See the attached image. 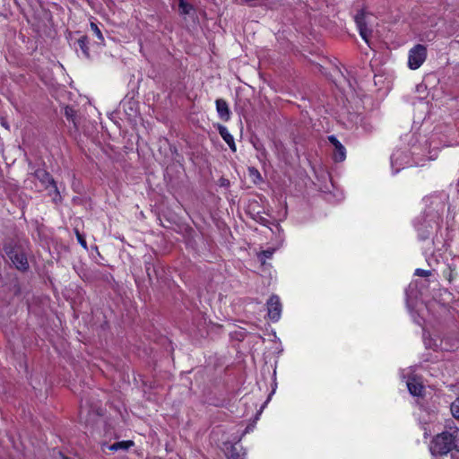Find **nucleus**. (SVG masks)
<instances>
[{
  "label": "nucleus",
  "mask_w": 459,
  "mask_h": 459,
  "mask_svg": "<svg viewBox=\"0 0 459 459\" xmlns=\"http://www.w3.org/2000/svg\"><path fill=\"white\" fill-rule=\"evenodd\" d=\"M429 450L433 455H446L452 450L459 451V429L450 428L437 435L430 443Z\"/></svg>",
  "instance_id": "obj_1"
},
{
  "label": "nucleus",
  "mask_w": 459,
  "mask_h": 459,
  "mask_svg": "<svg viewBox=\"0 0 459 459\" xmlns=\"http://www.w3.org/2000/svg\"><path fill=\"white\" fill-rule=\"evenodd\" d=\"M427 58V48L424 45L417 44L409 50L408 66L416 70L421 66Z\"/></svg>",
  "instance_id": "obj_2"
},
{
  "label": "nucleus",
  "mask_w": 459,
  "mask_h": 459,
  "mask_svg": "<svg viewBox=\"0 0 459 459\" xmlns=\"http://www.w3.org/2000/svg\"><path fill=\"white\" fill-rule=\"evenodd\" d=\"M4 251L18 270L26 271L29 268L27 255L19 247L5 246Z\"/></svg>",
  "instance_id": "obj_3"
},
{
  "label": "nucleus",
  "mask_w": 459,
  "mask_h": 459,
  "mask_svg": "<svg viewBox=\"0 0 459 459\" xmlns=\"http://www.w3.org/2000/svg\"><path fill=\"white\" fill-rule=\"evenodd\" d=\"M367 14L364 11H359L354 17L357 28L359 30L360 37L368 43L369 37L371 35V30L368 28L367 25Z\"/></svg>",
  "instance_id": "obj_4"
},
{
  "label": "nucleus",
  "mask_w": 459,
  "mask_h": 459,
  "mask_svg": "<svg viewBox=\"0 0 459 459\" xmlns=\"http://www.w3.org/2000/svg\"><path fill=\"white\" fill-rule=\"evenodd\" d=\"M330 143L333 146V159L335 162H342L346 159V149L334 135L328 136Z\"/></svg>",
  "instance_id": "obj_5"
},
{
  "label": "nucleus",
  "mask_w": 459,
  "mask_h": 459,
  "mask_svg": "<svg viewBox=\"0 0 459 459\" xmlns=\"http://www.w3.org/2000/svg\"><path fill=\"white\" fill-rule=\"evenodd\" d=\"M268 316L273 321H278L281 317V305L277 296H272L267 302Z\"/></svg>",
  "instance_id": "obj_6"
},
{
  "label": "nucleus",
  "mask_w": 459,
  "mask_h": 459,
  "mask_svg": "<svg viewBox=\"0 0 459 459\" xmlns=\"http://www.w3.org/2000/svg\"><path fill=\"white\" fill-rule=\"evenodd\" d=\"M35 178H38L42 186L45 188H48V186H53V188L56 189V184L53 180V178L50 177V175L44 169H38L35 172Z\"/></svg>",
  "instance_id": "obj_7"
},
{
  "label": "nucleus",
  "mask_w": 459,
  "mask_h": 459,
  "mask_svg": "<svg viewBox=\"0 0 459 459\" xmlns=\"http://www.w3.org/2000/svg\"><path fill=\"white\" fill-rule=\"evenodd\" d=\"M216 109L222 120L228 121L230 118V111L228 103L224 100L218 99L216 100Z\"/></svg>",
  "instance_id": "obj_8"
},
{
  "label": "nucleus",
  "mask_w": 459,
  "mask_h": 459,
  "mask_svg": "<svg viewBox=\"0 0 459 459\" xmlns=\"http://www.w3.org/2000/svg\"><path fill=\"white\" fill-rule=\"evenodd\" d=\"M219 133L222 139L228 143L229 147L235 152L236 151V144L234 142L233 136L230 134L229 130L226 126L219 125L218 126Z\"/></svg>",
  "instance_id": "obj_9"
},
{
  "label": "nucleus",
  "mask_w": 459,
  "mask_h": 459,
  "mask_svg": "<svg viewBox=\"0 0 459 459\" xmlns=\"http://www.w3.org/2000/svg\"><path fill=\"white\" fill-rule=\"evenodd\" d=\"M407 387L409 392L414 396H420L424 388L422 384L415 378H411L407 381Z\"/></svg>",
  "instance_id": "obj_10"
},
{
  "label": "nucleus",
  "mask_w": 459,
  "mask_h": 459,
  "mask_svg": "<svg viewBox=\"0 0 459 459\" xmlns=\"http://www.w3.org/2000/svg\"><path fill=\"white\" fill-rule=\"evenodd\" d=\"M134 443L132 440H126V441H119L112 444L109 446V449L111 451H117V450H128L132 446H134Z\"/></svg>",
  "instance_id": "obj_11"
},
{
  "label": "nucleus",
  "mask_w": 459,
  "mask_h": 459,
  "mask_svg": "<svg viewBox=\"0 0 459 459\" xmlns=\"http://www.w3.org/2000/svg\"><path fill=\"white\" fill-rule=\"evenodd\" d=\"M248 175L252 178L254 183H258L262 181L260 172L254 167L248 168Z\"/></svg>",
  "instance_id": "obj_12"
},
{
  "label": "nucleus",
  "mask_w": 459,
  "mask_h": 459,
  "mask_svg": "<svg viewBox=\"0 0 459 459\" xmlns=\"http://www.w3.org/2000/svg\"><path fill=\"white\" fill-rule=\"evenodd\" d=\"M88 39L86 37H82L78 39V45L80 48L82 49V53L85 56H89V48H88Z\"/></svg>",
  "instance_id": "obj_13"
},
{
  "label": "nucleus",
  "mask_w": 459,
  "mask_h": 459,
  "mask_svg": "<svg viewBox=\"0 0 459 459\" xmlns=\"http://www.w3.org/2000/svg\"><path fill=\"white\" fill-rule=\"evenodd\" d=\"M179 1V11L182 14H189L193 6L190 4H187L185 0Z\"/></svg>",
  "instance_id": "obj_14"
},
{
  "label": "nucleus",
  "mask_w": 459,
  "mask_h": 459,
  "mask_svg": "<svg viewBox=\"0 0 459 459\" xmlns=\"http://www.w3.org/2000/svg\"><path fill=\"white\" fill-rule=\"evenodd\" d=\"M450 410L452 415L459 420V396L451 403Z\"/></svg>",
  "instance_id": "obj_15"
},
{
  "label": "nucleus",
  "mask_w": 459,
  "mask_h": 459,
  "mask_svg": "<svg viewBox=\"0 0 459 459\" xmlns=\"http://www.w3.org/2000/svg\"><path fill=\"white\" fill-rule=\"evenodd\" d=\"M91 30L93 31L94 35L101 41L103 42L104 41V37L100 31V30L99 29V27L97 26L96 23L94 22H91Z\"/></svg>",
  "instance_id": "obj_16"
},
{
  "label": "nucleus",
  "mask_w": 459,
  "mask_h": 459,
  "mask_svg": "<svg viewBox=\"0 0 459 459\" xmlns=\"http://www.w3.org/2000/svg\"><path fill=\"white\" fill-rule=\"evenodd\" d=\"M65 115L68 120L74 121L75 111L70 107H65Z\"/></svg>",
  "instance_id": "obj_17"
},
{
  "label": "nucleus",
  "mask_w": 459,
  "mask_h": 459,
  "mask_svg": "<svg viewBox=\"0 0 459 459\" xmlns=\"http://www.w3.org/2000/svg\"><path fill=\"white\" fill-rule=\"evenodd\" d=\"M430 271L423 270V269H416L414 274L420 277H428L430 275Z\"/></svg>",
  "instance_id": "obj_18"
},
{
  "label": "nucleus",
  "mask_w": 459,
  "mask_h": 459,
  "mask_svg": "<svg viewBox=\"0 0 459 459\" xmlns=\"http://www.w3.org/2000/svg\"><path fill=\"white\" fill-rule=\"evenodd\" d=\"M76 236H77V239L79 241V243L82 245V247L83 248H87V243H86V240L84 239V238L78 232L76 231Z\"/></svg>",
  "instance_id": "obj_19"
},
{
  "label": "nucleus",
  "mask_w": 459,
  "mask_h": 459,
  "mask_svg": "<svg viewBox=\"0 0 459 459\" xmlns=\"http://www.w3.org/2000/svg\"><path fill=\"white\" fill-rule=\"evenodd\" d=\"M273 254V250H264L261 253L260 255L262 256V258L269 259L272 257Z\"/></svg>",
  "instance_id": "obj_20"
},
{
  "label": "nucleus",
  "mask_w": 459,
  "mask_h": 459,
  "mask_svg": "<svg viewBox=\"0 0 459 459\" xmlns=\"http://www.w3.org/2000/svg\"><path fill=\"white\" fill-rule=\"evenodd\" d=\"M62 459H69L68 457L63 456Z\"/></svg>",
  "instance_id": "obj_21"
}]
</instances>
